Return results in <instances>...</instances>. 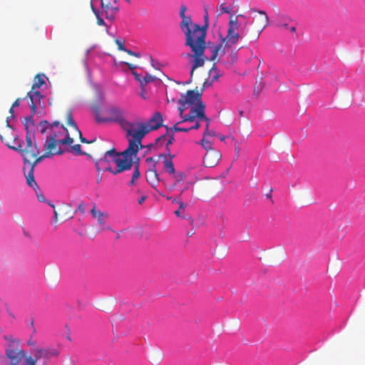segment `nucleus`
Listing matches in <instances>:
<instances>
[{
	"label": "nucleus",
	"mask_w": 365,
	"mask_h": 365,
	"mask_svg": "<svg viewBox=\"0 0 365 365\" xmlns=\"http://www.w3.org/2000/svg\"><path fill=\"white\" fill-rule=\"evenodd\" d=\"M37 129L43 135L48 133V137L62 145H71L73 143V139L70 137L67 128L63 125H61L58 121L50 123L47 120H41L39 122Z\"/></svg>",
	"instance_id": "f257e3e1"
},
{
	"label": "nucleus",
	"mask_w": 365,
	"mask_h": 365,
	"mask_svg": "<svg viewBox=\"0 0 365 365\" xmlns=\"http://www.w3.org/2000/svg\"><path fill=\"white\" fill-rule=\"evenodd\" d=\"M163 118L160 112H155L147 123H133L134 128H131V137L138 143L141 144L143 138L151 130L158 129L163 125Z\"/></svg>",
	"instance_id": "f03ea898"
},
{
	"label": "nucleus",
	"mask_w": 365,
	"mask_h": 365,
	"mask_svg": "<svg viewBox=\"0 0 365 365\" xmlns=\"http://www.w3.org/2000/svg\"><path fill=\"white\" fill-rule=\"evenodd\" d=\"M181 30L185 35V45L189 46L191 50L202 51V48H206L207 31L200 25L192 23V26H188Z\"/></svg>",
	"instance_id": "7ed1b4c3"
},
{
	"label": "nucleus",
	"mask_w": 365,
	"mask_h": 365,
	"mask_svg": "<svg viewBox=\"0 0 365 365\" xmlns=\"http://www.w3.org/2000/svg\"><path fill=\"white\" fill-rule=\"evenodd\" d=\"M143 147L142 144L138 143L131 137L128 138V147L125 150L117 159H114V163L117 165V169L113 172V175H117L123 171L130 170L133 162V155H136L139 150Z\"/></svg>",
	"instance_id": "20e7f679"
},
{
	"label": "nucleus",
	"mask_w": 365,
	"mask_h": 365,
	"mask_svg": "<svg viewBox=\"0 0 365 365\" xmlns=\"http://www.w3.org/2000/svg\"><path fill=\"white\" fill-rule=\"evenodd\" d=\"M252 12L257 13L259 15L255 16L252 20L255 31L250 34L245 29H241L242 38H247L250 41L257 42L262 31L269 25V19L267 13L263 10H258L255 8L251 9Z\"/></svg>",
	"instance_id": "39448f33"
},
{
	"label": "nucleus",
	"mask_w": 365,
	"mask_h": 365,
	"mask_svg": "<svg viewBox=\"0 0 365 365\" xmlns=\"http://www.w3.org/2000/svg\"><path fill=\"white\" fill-rule=\"evenodd\" d=\"M108 117L99 118L97 120L101 122H118L121 128L126 132V136L129 137L131 134V128H135V125L127 120L123 115L121 110L116 107H111L107 110Z\"/></svg>",
	"instance_id": "423d86ee"
},
{
	"label": "nucleus",
	"mask_w": 365,
	"mask_h": 365,
	"mask_svg": "<svg viewBox=\"0 0 365 365\" xmlns=\"http://www.w3.org/2000/svg\"><path fill=\"white\" fill-rule=\"evenodd\" d=\"M238 17L245 18L243 14H239L234 16L232 14L230 17L229 26L226 36L222 39V43L225 47L231 48L233 45L237 43L240 38H242L241 33L238 32L240 24L238 23Z\"/></svg>",
	"instance_id": "0eeeda50"
},
{
	"label": "nucleus",
	"mask_w": 365,
	"mask_h": 365,
	"mask_svg": "<svg viewBox=\"0 0 365 365\" xmlns=\"http://www.w3.org/2000/svg\"><path fill=\"white\" fill-rule=\"evenodd\" d=\"M202 93H200L197 90H189L187 91L186 94H181V97L178 101V103L180 107L179 115L180 117L183 120V118L186 114H184V111L186 108L191 106H196L200 102H202L201 101Z\"/></svg>",
	"instance_id": "6e6552de"
},
{
	"label": "nucleus",
	"mask_w": 365,
	"mask_h": 365,
	"mask_svg": "<svg viewBox=\"0 0 365 365\" xmlns=\"http://www.w3.org/2000/svg\"><path fill=\"white\" fill-rule=\"evenodd\" d=\"M26 141L25 147L22 148V146L21 145V150H17V151L21 153L24 159V170H26V163H29V160L34 159L40 154L39 148L38 147L36 141L34 143L32 142L31 137L29 131H27L26 133Z\"/></svg>",
	"instance_id": "1a4fd4ad"
},
{
	"label": "nucleus",
	"mask_w": 365,
	"mask_h": 365,
	"mask_svg": "<svg viewBox=\"0 0 365 365\" xmlns=\"http://www.w3.org/2000/svg\"><path fill=\"white\" fill-rule=\"evenodd\" d=\"M197 118L205 121V130H209L210 120L205 115V105L203 102H200L196 106L192 107L182 122H194Z\"/></svg>",
	"instance_id": "9d476101"
},
{
	"label": "nucleus",
	"mask_w": 365,
	"mask_h": 365,
	"mask_svg": "<svg viewBox=\"0 0 365 365\" xmlns=\"http://www.w3.org/2000/svg\"><path fill=\"white\" fill-rule=\"evenodd\" d=\"M274 24L282 31H289L292 35H297V22L287 14H277Z\"/></svg>",
	"instance_id": "9b49d317"
},
{
	"label": "nucleus",
	"mask_w": 365,
	"mask_h": 365,
	"mask_svg": "<svg viewBox=\"0 0 365 365\" xmlns=\"http://www.w3.org/2000/svg\"><path fill=\"white\" fill-rule=\"evenodd\" d=\"M6 355L9 359L11 365H27L25 364V352L20 349L15 343L9 344L6 349Z\"/></svg>",
	"instance_id": "f8f14e48"
},
{
	"label": "nucleus",
	"mask_w": 365,
	"mask_h": 365,
	"mask_svg": "<svg viewBox=\"0 0 365 365\" xmlns=\"http://www.w3.org/2000/svg\"><path fill=\"white\" fill-rule=\"evenodd\" d=\"M46 158L50 157L44 153L42 155L39 156L38 155L36 157L34 162H31V160H29V163H26V169H28V171L26 172V170H24L26 178V182L29 187H33L34 190L38 189V186L34 179V168L38 163L41 162Z\"/></svg>",
	"instance_id": "ddd939ff"
},
{
	"label": "nucleus",
	"mask_w": 365,
	"mask_h": 365,
	"mask_svg": "<svg viewBox=\"0 0 365 365\" xmlns=\"http://www.w3.org/2000/svg\"><path fill=\"white\" fill-rule=\"evenodd\" d=\"M60 350L54 347H36L34 349V359L37 361L47 362L53 357H58Z\"/></svg>",
	"instance_id": "4468645a"
},
{
	"label": "nucleus",
	"mask_w": 365,
	"mask_h": 365,
	"mask_svg": "<svg viewBox=\"0 0 365 365\" xmlns=\"http://www.w3.org/2000/svg\"><path fill=\"white\" fill-rule=\"evenodd\" d=\"M92 217L97 220V224L99 227V232L110 230L113 231L111 227L107 224V220L109 218V215L106 212H102L101 210L96 208V205H93L91 210Z\"/></svg>",
	"instance_id": "2eb2a0df"
},
{
	"label": "nucleus",
	"mask_w": 365,
	"mask_h": 365,
	"mask_svg": "<svg viewBox=\"0 0 365 365\" xmlns=\"http://www.w3.org/2000/svg\"><path fill=\"white\" fill-rule=\"evenodd\" d=\"M51 207L53 208L54 221L56 223L58 219L66 221L73 218V214L72 212L71 206L68 204H63L58 207L56 210L55 205L52 203H48Z\"/></svg>",
	"instance_id": "dca6fc26"
},
{
	"label": "nucleus",
	"mask_w": 365,
	"mask_h": 365,
	"mask_svg": "<svg viewBox=\"0 0 365 365\" xmlns=\"http://www.w3.org/2000/svg\"><path fill=\"white\" fill-rule=\"evenodd\" d=\"M101 4L106 19L111 21L114 20L116 14L119 11L118 0H101Z\"/></svg>",
	"instance_id": "f3484780"
},
{
	"label": "nucleus",
	"mask_w": 365,
	"mask_h": 365,
	"mask_svg": "<svg viewBox=\"0 0 365 365\" xmlns=\"http://www.w3.org/2000/svg\"><path fill=\"white\" fill-rule=\"evenodd\" d=\"M60 145L61 144L59 142L48 136L43 143L45 153L49 157H52L55 155H62L63 150L60 147Z\"/></svg>",
	"instance_id": "a211bd4d"
},
{
	"label": "nucleus",
	"mask_w": 365,
	"mask_h": 365,
	"mask_svg": "<svg viewBox=\"0 0 365 365\" xmlns=\"http://www.w3.org/2000/svg\"><path fill=\"white\" fill-rule=\"evenodd\" d=\"M220 158V152L216 149H211L206 152L203 158V164L205 167L213 168L217 165Z\"/></svg>",
	"instance_id": "6ab92c4d"
},
{
	"label": "nucleus",
	"mask_w": 365,
	"mask_h": 365,
	"mask_svg": "<svg viewBox=\"0 0 365 365\" xmlns=\"http://www.w3.org/2000/svg\"><path fill=\"white\" fill-rule=\"evenodd\" d=\"M1 140L8 148L14 150H21V144L16 142V137L12 131L8 130L0 136Z\"/></svg>",
	"instance_id": "aec40b11"
},
{
	"label": "nucleus",
	"mask_w": 365,
	"mask_h": 365,
	"mask_svg": "<svg viewBox=\"0 0 365 365\" xmlns=\"http://www.w3.org/2000/svg\"><path fill=\"white\" fill-rule=\"evenodd\" d=\"M166 129L165 134L160 136L155 140V143L159 145H162L163 143H165V150L166 153H171L170 145H172L175 141L174 134L170 135V128L168 125H164Z\"/></svg>",
	"instance_id": "412c9836"
},
{
	"label": "nucleus",
	"mask_w": 365,
	"mask_h": 365,
	"mask_svg": "<svg viewBox=\"0 0 365 365\" xmlns=\"http://www.w3.org/2000/svg\"><path fill=\"white\" fill-rule=\"evenodd\" d=\"M26 97L29 98L30 103L29 106L31 110L32 115L36 112L37 110V103H40L41 99L43 98V96L41 93L39 89L31 90L28 92Z\"/></svg>",
	"instance_id": "4be33fe9"
},
{
	"label": "nucleus",
	"mask_w": 365,
	"mask_h": 365,
	"mask_svg": "<svg viewBox=\"0 0 365 365\" xmlns=\"http://www.w3.org/2000/svg\"><path fill=\"white\" fill-rule=\"evenodd\" d=\"M205 48H202V51H196L195 50H191L194 53V61L190 71V78L189 81L186 83L187 84L190 83L192 81L195 70L197 68L201 67L204 65L205 59L203 58V56Z\"/></svg>",
	"instance_id": "5701e85b"
},
{
	"label": "nucleus",
	"mask_w": 365,
	"mask_h": 365,
	"mask_svg": "<svg viewBox=\"0 0 365 365\" xmlns=\"http://www.w3.org/2000/svg\"><path fill=\"white\" fill-rule=\"evenodd\" d=\"M121 153H117L115 148H112L106 152L105 156L103 158H101L96 161L95 165L96 170L98 173L101 172V165H103L105 163H108V160H107V157L111 158L113 161L114 162V159H117Z\"/></svg>",
	"instance_id": "b1692460"
},
{
	"label": "nucleus",
	"mask_w": 365,
	"mask_h": 365,
	"mask_svg": "<svg viewBox=\"0 0 365 365\" xmlns=\"http://www.w3.org/2000/svg\"><path fill=\"white\" fill-rule=\"evenodd\" d=\"M161 158H163V169L165 172L170 174H175V167L173 163V159L175 158V155L171 153H165L160 155Z\"/></svg>",
	"instance_id": "393cba45"
},
{
	"label": "nucleus",
	"mask_w": 365,
	"mask_h": 365,
	"mask_svg": "<svg viewBox=\"0 0 365 365\" xmlns=\"http://www.w3.org/2000/svg\"><path fill=\"white\" fill-rule=\"evenodd\" d=\"M146 180L153 188L156 187L160 181L156 168H149L146 172Z\"/></svg>",
	"instance_id": "a878e982"
},
{
	"label": "nucleus",
	"mask_w": 365,
	"mask_h": 365,
	"mask_svg": "<svg viewBox=\"0 0 365 365\" xmlns=\"http://www.w3.org/2000/svg\"><path fill=\"white\" fill-rule=\"evenodd\" d=\"M186 10L187 6L185 4H181L180 8V16L182 19V21L180 24V29H183L188 26H192V21L191 16L185 15Z\"/></svg>",
	"instance_id": "bb28decb"
},
{
	"label": "nucleus",
	"mask_w": 365,
	"mask_h": 365,
	"mask_svg": "<svg viewBox=\"0 0 365 365\" xmlns=\"http://www.w3.org/2000/svg\"><path fill=\"white\" fill-rule=\"evenodd\" d=\"M170 175L174 180V183L172 185V189L175 188L178 185V184L182 183L186 178V175L184 172L175 171V174H170Z\"/></svg>",
	"instance_id": "cd10ccee"
},
{
	"label": "nucleus",
	"mask_w": 365,
	"mask_h": 365,
	"mask_svg": "<svg viewBox=\"0 0 365 365\" xmlns=\"http://www.w3.org/2000/svg\"><path fill=\"white\" fill-rule=\"evenodd\" d=\"M44 78L45 76L43 74H37L34 79L32 89H39L42 86L46 85Z\"/></svg>",
	"instance_id": "c85d7f7f"
},
{
	"label": "nucleus",
	"mask_w": 365,
	"mask_h": 365,
	"mask_svg": "<svg viewBox=\"0 0 365 365\" xmlns=\"http://www.w3.org/2000/svg\"><path fill=\"white\" fill-rule=\"evenodd\" d=\"M173 202H178L179 204V208L178 210H175V214L177 217H182V218H185V219H188L190 220V217L188 216V215H182V210L185 209L186 205L184 204L181 200H178V198H175L174 200H173Z\"/></svg>",
	"instance_id": "c756f323"
},
{
	"label": "nucleus",
	"mask_w": 365,
	"mask_h": 365,
	"mask_svg": "<svg viewBox=\"0 0 365 365\" xmlns=\"http://www.w3.org/2000/svg\"><path fill=\"white\" fill-rule=\"evenodd\" d=\"M156 80L157 78L155 76H151L149 73H146V75L142 78V81H140L141 89L143 91L146 84L150 82H153Z\"/></svg>",
	"instance_id": "7c9ffc66"
},
{
	"label": "nucleus",
	"mask_w": 365,
	"mask_h": 365,
	"mask_svg": "<svg viewBox=\"0 0 365 365\" xmlns=\"http://www.w3.org/2000/svg\"><path fill=\"white\" fill-rule=\"evenodd\" d=\"M91 9H92L93 14H95V16L96 17L97 24L99 26H106V23H105L104 20L101 16L100 11L94 8L92 2H91Z\"/></svg>",
	"instance_id": "2f4dec72"
},
{
	"label": "nucleus",
	"mask_w": 365,
	"mask_h": 365,
	"mask_svg": "<svg viewBox=\"0 0 365 365\" xmlns=\"http://www.w3.org/2000/svg\"><path fill=\"white\" fill-rule=\"evenodd\" d=\"M184 122H182V120L180 122L176 123L172 128H170V130L173 132H189L190 130V128L188 127H180L179 125L180 123H183Z\"/></svg>",
	"instance_id": "473e14b6"
},
{
	"label": "nucleus",
	"mask_w": 365,
	"mask_h": 365,
	"mask_svg": "<svg viewBox=\"0 0 365 365\" xmlns=\"http://www.w3.org/2000/svg\"><path fill=\"white\" fill-rule=\"evenodd\" d=\"M140 173L139 171V164L137 163L134 166V171L132 175L131 180L130 182V185H133L135 183V180L140 178Z\"/></svg>",
	"instance_id": "72a5a7b5"
},
{
	"label": "nucleus",
	"mask_w": 365,
	"mask_h": 365,
	"mask_svg": "<svg viewBox=\"0 0 365 365\" xmlns=\"http://www.w3.org/2000/svg\"><path fill=\"white\" fill-rule=\"evenodd\" d=\"M25 364L27 365H48L47 362L37 361L31 356H26Z\"/></svg>",
	"instance_id": "f704fd0d"
},
{
	"label": "nucleus",
	"mask_w": 365,
	"mask_h": 365,
	"mask_svg": "<svg viewBox=\"0 0 365 365\" xmlns=\"http://www.w3.org/2000/svg\"><path fill=\"white\" fill-rule=\"evenodd\" d=\"M210 76H212V81H217L221 74L220 73V71H218L217 68L213 65L212 68H210L209 71Z\"/></svg>",
	"instance_id": "c9c22d12"
},
{
	"label": "nucleus",
	"mask_w": 365,
	"mask_h": 365,
	"mask_svg": "<svg viewBox=\"0 0 365 365\" xmlns=\"http://www.w3.org/2000/svg\"><path fill=\"white\" fill-rule=\"evenodd\" d=\"M66 118H67V124L68 125H70L71 127H72L75 130H78V126H77L76 123H75L74 120L73 119L72 113H71V110L68 111Z\"/></svg>",
	"instance_id": "e433bc0d"
},
{
	"label": "nucleus",
	"mask_w": 365,
	"mask_h": 365,
	"mask_svg": "<svg viewBox=\"0 0 365 365\" xmlns=\"http://www.w3.org/2000/svg\"><path fill=\"white\" fill-rule=\"evenodd\" d=\"M200 144L203 147L204 149L206 150V152H208V150L211 149H215L212 146V143L205 138H202V139L200 140Z\"/></svg>",
	"instance_id": "4c0bfd02"
},
{
	"label": "nucleus",
	"mask_w": 365,
	"mask_h": 365,
	"mask_svg": "<svg viewBox=\"0 0 365 365\" xmlns=\"http://www.w3.org/2000/svg\"><path fill=\"white\" fill-rule=\"evenodd\" d=\"M232 11V8L227 7L225 5V4H221L217 7V12L219 15L222 14L223 13L230 14Z\"/></svg>",
	"instance_id": "58836bf2"
},
{
	"label": "nucleus",
	"mask_w": 365,
	"mask_h": 365,
	"mask_svg": "<svg viewBox=\"0 0 365 365\" xmlns=\"http://www.w3.org/2000/svg\"><path fill=\"white\" fill-rule=\"evenodd\" d=\"M264 83L262 81L257 82V85L255 86L254 96L257 98L263 89Z\"/></svg>",
	"instance_id": "ea45409f"
},
{
	"label": "nucleus",
	"mask_w": 365,
	"mask_h": 365,
	"mask_svg": "<svg viewBox=\"0 0 365 365\" xmlns=\"http://www.w3.org/2000/svg\"><path fill=\"white\" fill-rule=\"evenodd\" d=\"M222 44H220V45H218V46H215V47L212 48V56L210 57V60L211 61H214L216 58L219 51L222 48Z\"/></svg>",
	"instance_id": "a19ab883"
},
{
	"label": "nucleus",
	"mask_w": 365,
	"mask_h": 365,
	"mask_svg": "<svg viewBox=\"0 0 365 365\" xmlns=\"http://www.w3.org/2000/svg\"><path fill=\"white\" fill-rule=\"evenodd\" d=\"M204 9H205V15H204L205 25L201 26V28L205 29L207 31V29L209 26V16H208V12H207V7L205 6Z\"/></svg>",
	"instance_id": "79ce46f5"
},
{
	"label": "nucleus",
	"mask_w": 365,
	"mask_h": 365,
	"mask_svg": "<svg viewBox=\"0 0 365 365\" xmlns=\"http://www.w3.org/2000/svg\"><path fill=\"white\" fill-rule=\"evenodd\" d=\"M71 149L76 155H83V152L81 150V146L80 144H76L71 146Z\"/></svg>",
	"instance_id": "37998d69"
},
{
	"label": "nucleus",
	"mask_w": 365,
	"mask_h": 365,
	"mask_svg": "<svg viewBox=\"0 0 365 365\" xmlns=\"http://www.w3.org/2000/svg\"><path fill=\"white\" fill-rule=\"evenodd\" d=\"M200 121H202V120H200L198 118L195 119V121L193 122V123H195L194 125L192 126H190L188 128H190V130L192 129H195V130L198 129L200 127Z\"/></svg>",
	"instance_id": "c03bdc74"
},
{
	"label": "nucleus",
	"mask_w": 365,
	"mask_h": 365,
	"mask_svg": "<svg viewBox=\"0 0 365 365\" xmlns=\"http://www.w3.org/2000/svg\"><path fill=\"white\" fill-rule=\"evenodd\" d=\"M108 164V163H105V164H103V165H101V170H106V171H109V172H110L111 173H113V172H114V171H115V170H113V169L111 168V167H110V166H109Z\"/></svg>",
	"instance_id": "a18cd8bd"
},
{
	"label": "nucleus",
	"mask_w": 365,
	"mask_h": 365,
	"mask_svg": "<svg viewBox=\"0 0 365 365\" xmlns=\"http://www.w3.org/2000/svg\"><path fill=\"white\" fill-rule=\"evenodd\" d=\"M116 45L118 46V48L120 50V51H123V50H125V47L124 46V43L123 42L120 41V40L118 39H116L115 41Z\"/></svg>",
	"instance_id": "49530a36"
},
{
	"label": "nucleus",
	"mask_w": 365,
	"mask_h": 365,
	"mask_svg": "<svg viewBox=\"0 0 365 365\" xmlns=\"http://www.w3.org/2000/svg\"><path fill=\"white\" fill-rule=\"evenodd\" d=\"M146 162L150 164V168H155L156 161L152 157L147 158Z\"/></svg>",
	"instance_id": "de8ad7c7"
},
{
	"label": "nucleus",
	"mask_w": 365,
	"mask_h": 365,
	"mask_svg": "<svg viewBox=\"0 0 365 365\" xmlns=\"http://www.w3.org/2000/svg\"><path fill=\"white\" fill-rule=\"evenodd\" d=\"M123 51L126 52L130 56H133L138 58L140 57V54L139 53H135L129 49L125 48Z\"/></svg>",
	"instance_id": "09e8293b"
},
{
	"label": "nucleus",
	"mask_w": 365,
	"mask_h": 365,
	"mask_svg": "<svg viewBox=\"0 0 365 365\" xmlns=\"http://www.w3.org/2000/svg\"><path fill=\"white\" fill-rule=\"evenodd\" d=\"M215 135V132L213 130H205L203 133V138H207L208 136H213Z\"/></svg>",
	"instance_id": "8fccbe9b"
},
{
	"label": "nucleus",
	"mask_w": 365,
	"mask_h": 365,
	"mask_svg": "<svg viewBox=\"0 0 365 365\" xmlns=\"http://www.w3.org/2000/svg\"><path fill=\"white\" fill-rule=\"evenodd\" d=\"M132 73L134 76L135 79L140 83V81H142V78L140 77V76L135 71H133Z\"/></svg>",
	"instance_id": "3c124183"
},
{
	"label": "nucleus",
	"mask_w": 365,
	"mask_h": 365,
	"mask_svg": "<svg viewBox=\"0 0 365 365\" xmlns=\"http://www.w3.org/2000/svg\"><path fill=\"white\" fill-rule=\"evenodd\" d=\"M79 135V137H80V140H81V142L82 143H89L90 142L88 141L85 138H83L82 136V134H81V132L80 131L79 129H78V130H76Z\"/></svg>",
	"instance_id": "603ef678"
},
{
	"label": "nucleus",
	"mask_w": 365,
	"mask_h": 365,
	"mask_svg": "<svg viewBox=\"0 0 365 365\" xmlns=\"http://www.w3.org/2000/svg\"><path fill=\"white\" fill-rule=\"evenodd\" d=\"M37 198L40 202H43L45 200V197L42 193H37Z\"/></svg>",
	"instance_id": "864d4df0"
},
{
	"label": "nucleus",
	"mask_w": 365,
	"mask_h": 365,
	"mask_svg": "<svg viewBox=\"0 0 365 365\" xmlns=\"http://www.w3.org/2000/svg\"><path fill=\"white\" fill-rule=\"evenodd\" d=\"M147 196L145 195H143L140 199H138V202L140 205L143 204V202L146 200Z\"/></svg>",
	"instance_id": "5fc2aeb1"
},
{
	"label": "nucleus",
	"mask_w": 365,
	"mask_h": 365,
	"mask_svg": "<svg viewBox=\"0 0 365 365\" xmlns=\"http://www.w3.org/2000/svg\"><path fill=\"white\" fill-rule=\"evenodd\" d=\"M20 98H17L12 104V107H18L19 106Z\"/></svg>",
	"instance_id": "6e6d98bb"
},
{
	"label": "nucleus",
	"mask_w": 365,
	"mask_h": 365,
	"mask_svg": "<svg viewBox=\"0 0 365 365\" xmlns=\"http://www.w3.org/2000/svg\"><path fill=\"white\" fill-rule=\"evenodd\" d=\"M28 344L29 346H35L36 345V341L35 340H33L32 339H30L29 341H28Z\"/></svg>",
	"instance_id": "4d7b16f0"
},
{
	"label": "nucleus",
	"mask_w": 365,
	"mask_h": 365,
	"mask_svg": "<svg viewBox=\"0 0 365 365\" xmlns=\"http://www.w3.org/2000/svg\"><path fill=\"white\" fill-rule=\"evenodd\" d=\"M128 65V66L129 67V68L133 71L135 69V66L133 65V64H131V63H126Z\"/></svg>",
	"instance_id": "13d9d810"
},
{
	"label": "nucleus",
	"mask_w": 365,
	"mask_h": 365,
	"mask_svg": "<svg viewBox=\"0 0 365 365\" xmlns=\"http://www.w3.org/2000/svg\"><path fill=\"white\" fill-rule=\"evenodd\" d=\"M101 179H102V175H100V174H98V177H97V180H96V182H97V183H98V184H99V183L101 182Z\"/></svg>",
	"instance_id": "bf43d9fd"
},
{
	"label": "nucleus",
	"mask_w": 365,
	"mask_h": 365,
	"mask_svg": "<svg viewBox=\"0 0 365 365\" xmlns=\"http://www.w3.org/2000/svg\"><path fill=\"white\" fill-rule=\"evenodd\" d=\"M78 210H81L82 212H83L84 209L82 204L78 205Z\"/></svg>",
	"instance_id": "052dcab7"
},
{
	"label": "nucleus",
	"mask_w": 365,
	"mask_h": 365,
	"mask_svg": "<svg viewBox=\"0 0 365 365\" xmlns=\"http://www.w3.org/2000/svg\"><path fill=\"white\" fill-rule=\"evenodd\" d=\"M9 113H10L11 114H13V113H14V107H12V106H11V107L10 108V109H9Z\"/></svg>",
	"instance_id": "680f3d73"
},
{
	"label": "nucleus",
	"mask_w": 365,
	"mask_h": 365,
	"mask_svg": "<svg viewBox=\"0 0 365 365\" xmlns=\"http://www.w3.org/2000/svg\"><path fill=\"white\" fill-rule=\"evenodd\" d=\"M220 139L222 141H223V140H225V136H220Z\"/></svg>",
	"instance_id": "e2e57ef3"
},
{
	"label": "nucleus",
	"mask_w": 365,
	"mask_h": 365,
	"mask_svg": "<svg viewBox=\"0 0 365 365\" xmlns=\"http://www.w3.org/2000/svg\"><path fill=\"white\" fill-rule=\"evenodd\" d=\"M141 96H142V97H143V98H145V96H144V90H143V91L142 90Z\"/></svg>",
	"instance_id": "0e129e2a"
},
{
	"label": "nucleus",
	"mask_w": 365,
	"mask_h": 365,
	"mask_svg": "<svg viewBox=\"0 0 365 365\" xmlns=\"http://www.w3.org/2000/svg\"><path fill=\"white\" fill-rule=\"evenodd\" d=\"M207 84V81H206L204 82L203 86L204 87L206 86Z\"/></svg>",
	"instance_id": "69168bd1"
},
{
	"label": "nucleus",
	"mask_w": 365,
	"mask_h": 365,
	"mask_svg": "<svg viewBox=\"0 0 365 365\" xmlns=\"http://www.w3.org/2000/svg\"><path fill=\"white\" fill-rule=\"evenodd\" d=\"M32 327H34V321L32 320L31 322Z\"/></svg>",
	"instance_id": "338daca9"
},
{
	"label": "nucleus",
	"mask_w": 365,
	"mask_h": 365,
	"mask_svg": "<svg viewBox=\"0 0 365 365\" xmlns=\"http://www.w3.org/2000/svg\"><path fill=\"white\" fill-rule=\"evenodd\" d=\"M240 115H242V114H243V111H240Z\"/></svg>",
	"instance_id": "774afa93"
}]
</instances>
